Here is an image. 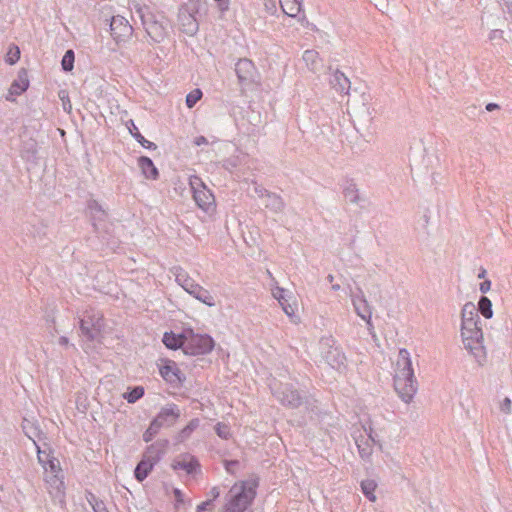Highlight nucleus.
I'll list each match as a JSON object with an SVG mask.
<instances>
[{
	"label": "nucleus",
	"instance_id": "1",
	"mask_svg": "<svg viewBox=\"0 0 512 512\" xmlns=\"http://www.w3.org/2000/svg\"><path fill=\"white\" fill-rule=\"evenodd\" d=\"M135 13L140 18L143 28L150 38L149 43L160 44L169 37L171 22L164 12L154 11L147 5H135Z\"/></svg>",
	"mask_w": 512,
	"mask_h": 512
},
{
	"label": "nucleus",
	"instance_id": "2",
	"mask_svg": "<svg viewBox=\"0 0 512 512\" xmlns=\"http://www.w3.org/2000/svg\"><path fill=\"white\" fill-rule=\"evenodd\" d=\"M396 365L397 369L393 378L394 389L405 403H409L417 391V381L407 349L399 350Z\"/></svg>",
	"mask_w": 512,
	"mask_h": 512
},
{
	"label": "nucleus",
	"instance_id": "3",
	"mask_svg": "<svg viewBox=\"0 0 512 512\" xmlns=\"http://www.w3.org/2000/svg\"><path fill=\"white\" fill-rule=\"evenodd\" d=\"M272 395L288 409H298L304 405L307 411L315 412L317 400L304 391L297 389L292 383H283L273 379L269 384Z\"/></svg>",
	"mask_w": 512,
	"mask_h": 512
},
{
	"label": "nucleus",
	"instance_id": "4",
	"mask_svg": "<svg viewBox=\"0 0 512 512\" xmlns=\"http://www.w3.org/2000/svg\"><path fill=\"white\" fill-rule=\"evenodd\" d=\"M257 486V480L253 481L250 486L246 481H241L239 486L233 485L229 490V499L224 506L225 511L244 512L253 503Z\"/></svg>",
	"mask_w": 512,
	"mask_h": 512
},
{
	"label": "nucleus",
	"instance_id": "5",
	"mask_svg": "<svg viewBox=\"0 0 512 512\" xmlns=\"http://www.w3.org/2000/svg\"><path fill=\"white\" fill-rule=\"evenodd\" d=\"M105 319L102 312L94 309H86L79 318V329L81 336L89 342H100L103 337Z\"/></svg>",
	"mask_w": 512,
	"mask_h": 512
},
{
	"label": "nucleus",
	"instance_id": "6",
	"mask_svg": "<svg viewBox=\"0 0 512 512\" xmlns=\"http://www.w3.org/2000/svg\"><path fill=\"white\" fill-rule=\"evenodd\" d=\"M175 279L176 282L190 295L199 300L200 302L206 304L209 307L215 306L214 297L210 294V292L197 284L194 279H192L188 273L180 268H175Z\"/></svg>",
	"mask_w": 512,
	"mask_h": 512
},
{
	"label": "nucleus",
	"instance_id": "7",
	"mask_svg": "<svg viewBox=\"0 0 512 512\" xmlns=\"http://www.w3.org/2000/svg\"><path fill=\"white\" fill-rule=\"evenodd\" d=\"M185 355H206L213 351L215 340L209 334L196 333L193 328L187 327Z\"/></svg>",
	"mask_w": 512,
	"mask_h": 512
},
{
	"label": "nucleus",
	"instance_id": "8",
	"mask_svg": "<svg viewBox=\"0 0 512 512\" xmlns=\"http://www.w3.org/2000/svg\"><path fill=\"white\" fill-rule=\"evenodd\" d=\"M322 359L333 369L345 368L346 356L336 340L332 337H322L319 342Z\"/></svg>",
	"mask_w": 512,
	"mask_h": 512
},
{
	"label": "nucleus",
	"instance_id": "9",
	"mask_svg": "<svg viewBox=\"0 0 512 512\" xmlns=\"http://www.w3.org/2000/svg\"><path fill=\"white\" fill-rule=\"evenodd\" d=\"M189 185L193 192V198L196 205L206 213L215 211V197L211 190H209L203 183L201 178L196 175L191 176L189 179Z\"/></svg>",
	"mask_w": 512,
	"mask_h": 512
},
{
	"label": "nucleus",
	"instance_id": "10",
	"mask_svg": "<svg viewBox=\"0 0 512 512\" xmlns=\"http://www.w3.org/2000/svg\"><path fill=\"white\" fill-rule=\"evenodd\" d=\"M461 336L463 344L467 350L475 357L478 363L481 364V359L484 357L483 332L479 325L461 327Z\"/></svg>",
	"mask_w": 512,
	"mask_h": 512
},
{
	"label": "nucleus",
	"instance_id": "11",
	"mask_svg": "<svg viewBox=\"0 0 512 512\" xmlns=\"http://www.w3.org/2000/svg\"><path fill=\"white\" fill-rule=\"evenodd\" d=\"M238 82L243 87L259 84L260 75L255 64L248 58H241L235 64Z\"/></svg>",
	"mask_w": 512,
	"mask_h": 512
},
{
	"label": "nucleus",
	"instance_id": "12",
	"mask_svg": "<svg viewBox=\"0 0 512 512\" xmlns=\"http://www.w3.org/2000/svg\"><path fill=\"white\" fill-rule=\"evenodd\" d=\"M159 373L173 387H181L186 380L185 374L178 368L177 363L170 359H161Z\"/></svg>",
	"mask_w": 512,
	"mask_h": 512
},
{
	"label": "nucleus",
	"instance_id": "13",
	"mask_svg": "<svg viewBox=\"0 0 512 512\" xmlns=\"http://www.w3.org/2000/svg\"><path fill=\"white\" fill-rule=\"evenodd\" d=\"M134 29L128 20L121 16H113L110 20V34L117 44L126 42L133 33Z\"/></svg>",
	"mask_w": 512,
	"mask_h": 512
},
{
	"label": "nucleus",
	"instance_id": "14",
	"mask_svg": "<svg viewBox=\"0 0 512 512\" xmlns=\"http://www.w3.org/2000/svg\"><path fill=\"white\" fill-rule=\"evenodd\" d=\"M351 299L357 315L366 321L369 327H373L372 310L361 288H357V292L351 294Z\"/></svg>",
	"mask_w": 512,
	"mask_h": 512
},
{
	"label": "nucleus",
	"instance_id": "15",
	"mask_svg": "<svg viewBox=\"0 0 512 512\" xmlns=\"http://www.w3.org/2000/svg\"><path fill=\"white\" fill-rule=\"evenodd\" d=\"M181 411L175 403H171L161 408L158 414L154 417L155 420L161 427H171L173 426L178 419L180 418Z\"/></svg>",
	"mask_w": 512,
	"mask_h": 512
},
{
	"label": "nucleus",
	"instance_id": "16",
	"mask_svg": "<svg viewBox=\"0 0 512 512\" xmlns=\"http://www.w3.org/2000/svg\"><path fill=\"white\" fill-rule=\"evenodd\" d=\"M44 480L49 485L51 495L55 498H59L61 502L65 498V485L63 471L59 473H47L44 471Z\"/></svg>",
	"mask_w": 512,
	"mask_h": 512
},
{
	"label": "nucleus",
	"instance_id": "17",
	"mask_svg": "<svg viewBox=\"0 0 512 512\" xmlns=\"http://www.w3.org/2000/svg\"><path fill=\"white\" fill-rule=\"evenodd\" d=\"M168 446L169 441L167 439H158L157 441L146 447L142 457L157 464L166 454Z\"/></svg>",
	"mask_w": 512,
	"mask_h": 512
},
{
	"label": "nucleus",
	"instance_id": "18",
	"mask_svg": "<svg viewBox=\"0 0 512 512\" xmlns=\"http://www.w3.org/2000/svg\"><path fill=\"white\" fill-rule=\"evenodd\" d=\"M187 328H183L180 333H174L173 331L165 332L162 337V342L167 349L178 350L181 349L185 352V343L187 338Z\"/></svg>",
	"mask_w": 512,
	"mask_h": 512
},
{
	"label": "nucleus",
	"instance_id": "19",
	"mask_svg": "<svg viewBox=\"0 0 512 512\" xmlns=\"http://www.w3.org/2000/svg\"><path fill=\"white\" fill-rule=\"evenodd\" d=\"M178 21L181 31L189 36L195 35L199 30V23L195 15L185 12L179 8Z\"/></svg>",
	"mask_w": 512,
	"mask_h": 512
},
{
	"label": "nucleus",
	"instance_id": "20",
	"mask_svg": "<svg viewBox=\"0 0 512 512\" xmlns=\"http://www.w3.org/2000/svg\"><path fill=\"white\" fill-rule=\"evenodd\" d=\"M479 320L475 305L472 302L465 303L461 311V327H474L479 325Z\"/></svg>",
	"mask_w": 512,
	"mask_h": 512
},
{
	"label": "nucleus",
	"instance_id": "21",
	"mask_svg": "<svg viewBox=\"0 0 512 512\" xmlns=\"http://www.w3.org/2000/svg\"><path fill=\"white\" fill-rule=\"evenodd\" d=\"M185 457L189 456L190 460H174L171 464V468L175 471L184 470L189 475H194L200 470V463L195 456L185 454Z\"/></svg>",
	"mask_w": 512,
	"mask_h": 512
},
{
	"label": "nucleus",
	"instance_id": "22",
	"mask_svg": "<svg viewBox=\"0 0 512 512\" xmlns=\"http://www.w3.org/2000/svg\"><path fill=\"white\" fill-rule=\"evenodd\" d=\"M330 84L337 92L348 94L351 82L343 72L336 69L330 78Z\"/></svg>",
	"mask_w": 512,
	"mask_h": 512
},
{
	"label": "nucleus",
	"instance_id": "23",
	"mask_svg": "<svg viewBox=\"0 0 512 512\" xmlns=\"http://www.w3.org/2000/svg\"><path fill=\"white\" fill-rule=\"evenodd\" d=\"M138 165L142 174L147 179L157 180L159 178V171L151 158L147 156H140L138 158Z\"/></svg>",
	"mask_w": 512,
	"mask_h": 512
},
{
	"label": "nucleus",
	"instance_id": "24",
	"mask_svg": "<svg viewBox=\"0 0 512 512\" xmlns=\"http://www.w3.org/2000/svg\"><path fill=\"white\" fill-rule=\"evenodd\" d=\"M156 464L142 457L134 469V477L138 482H143L152 472Z\"/></svg>",
	"mask_w": 512,
	"mask_h": 512
},
{
	"label": "nucleus",
	"instance_id": "25",
	"mask_svg": "<svg viewBox=\"0 0 512 512\" xmlns=\"http://www.w3.org/2000/svg\"><path fill=\"white\" fill-rule=\"evenodd\" d=\"M126 126L130 132V134L132 135V137L142 146L144 147L145 149H148V150H156L157 149V145L154 143V142H151L149 140H147L140 132H139V129L138 127L135 125L134 121L132 119H130L127 123H126Z\"/></svg>",
	"mask_w": 512,
	"mask_h": 512
},
{
	"label": "nucleus",
	"instance_id": "26",
	"mask_svg": "<svg viewBox=\"0 0 512 512\" xmlns=\"http://www.w3.org/2000/svg\"><path fill=\"white\" fill-rule=\"evenodd\" d=\"M28 87V72L25 68H21L18 71L17 78L11 83L10 88L13 89V92L16 93V95H21L28 89Z\"/></svg>",
	"mask_w": 512,
	"mask_h": 512
},
{
	"label": "nucleus",
	"instance_id": "27",
	"mask_svg": "<svg viewBox=\"0 0 512 512\" xmlns=\"http://www.w3.org/2000/svg\"><path fill=\"white\" fill-rule=\"evenodd\" d=\"M200 426V419L193 418L182 428L174 437L175 444H180L188 440L192 433Z\"/></svg>",
	"mask_w": 512,
	"mask_h": 512
},
{
	"label": "nucleus",
	"instance_id": "28",
	"mask_svg": "<svg viewBox=\"0 0 512 512\" xmlns=\"http://www.w3.org/2000/svg\"><path fill=\"white\" fill-rule=\"evenodd\" d=\"M87 210L93 221H104L107 217L106 211L95 199H90L87 201Z\"/></svg>",
	"mask_w": 512,
	"mask_h": 512
},
{
	"label": "nucleus",
	"instance_id": "29",
	"mask_svg": "<svg viewBox=\"0 0 512 512\" xmlns=\"http://www.w3.org/2000/svg\"><path fill=\"white\" fill-rule=\"evenodd\" d=\"M343 195L345 199L353 204H359L363 199L359 194V189L353 180H348L343 189Z\"/></svg>",
	"mask_w": 512,
	"mask_h": 512
},
{
	"label": "nucleus",
	"instance_id": "30",
	"mask_svg": "<svg viewBox=\"0 0 512 512\" xmlns=\"http://www.w3.org/2000/svg\"><path fill=\"white\" fill-rule=\"evenodd\" d=\"M303 0H279L282 11L290 16L296 17L302 11Z\"/></svg>",
	"mask_w": 512,
	"mask_h": 512
},
{
	"label": "nucleus",
	"instance_id": "31",
	"mask_svg": "<svg viewBox=\"0 0 512 512\" xmlns=\"http://www.w3.org/2000/svg\"><path fill=\"white\" fill-rule=\"evenodd\" d=\"M267 201L265 207L274 213H279L284 209V201L282 197L276 193L270 192L267 194Z\"/></svg>",
	"mask_w": 512,
	"mask_h": 512
},
{
	"label": "nucleus",
	"instance_id": "32",
	"mask_svg": "<svg viewBox=\"0 0 512 512\" xmlns=\"http://www.w3.org/2000/svg\"><path fill=\"white\" fill-rule=\"evenodd\" d=\"M145 394V389L141 385L131 386L127 388V391L123 393L122 397L130 404L136 403Z\"/></svg>",
	"mask_w": 512,
	"mask_h": 512
},
{
	"label": "nucleus",
	"instance_id": "33",
	"mask_svg": "<svg viewBox=\"0 0 512 512\" xmlns=\"http://www.w3.org/2000/svg\"><path fill=\"white\" fill-rule=\"evenodd\" d=\"M356 445L362 459H368L372 455L373 449L372 444L369 443V439H365L364 436H360V438L356 439Z\"/></svg>",
	"mask_w": 512,
	"mask_h": 512
},
{
	"label": "nucleus",
	"instance_id": "34",
	"mask_svg": "<svg viewBox=\"0 0 512 512\" xmlns=\"http://www.w3.org/2000/svg\"><path fill=\"white\" fill-rule=\"evenodd\" d=\"M476 310L486 319H490L493 316L492 302L487 296L482 295L479 298L478 308Z\"/></svg>",
	"mask_w": 512,
	"mask_h": 512
},
{
	"label": "nucleus",
	"instance_id": "35",
	"mask_svg": "<svg viewBox=\"0 0 512 512\" xmlns=\"http://www.w3.org/2000/svg\"><path fill=\"white\" fill-rule=\"evenodd\" d=\"M376 487H377V483L372 479H366L361 482L362 493L370 501L376 500V496L374 494Z\"/></svg>",
	"mask_w": 512,
	"mask_h": 512
},
{
	"label": "nucleus",
	"instance_id": "36",
	"mask_svg": "<svg viewBox=\"0 0 512 512\" xmlns=\"http://www.w3.org/2000/svg\"><path fill=\"white\" fill-rule=\"evenodd\" d=\"M37 144L35 142L26 143L21 151V156L26 161L34 162L37 158Z\"/></svg>",
	"mask_w": 512,
	"mask_h": 512
},
{
	"label": "nucleus",
	"instance_id": "37",
	"mask_svg": "<svg viewBox=\"0 0 512 512\" xmlns=\"http://www.w3.org/2000/svg\"><path fill=\"white\" fill-rule=\"evenodd\" d=\"M161 428V424H159L157 420L153 418L148 428L143 433V440L146 443L151 442L154 439V437L159 433Z\"/></svg>",
	"mask_w": 512,
	"mask_h": 512
},
{
	"label": "nucleus",
	"instance_id": "38",
	"mask_svg": "<svg viewBox=\"0 0 512 512\" xmlns=\"http://www.w3.org/2000/svg\"><path fill=\"white\" fill-rule=\"evenodd\" d=\"M318 58L319 54L315 50H305L302 56L303 61L312 71L316 70L317 68Z\"/></svg>",
	"mask_w": 512,
	"mask_h": 512
},
{
	"label": "nucleus",
	"instance_id": "39",
	"mask_svg": "<svg viewBox=\"0 0 512 512\" xmlns=\"http://www.w3.org/2000/svg\"><path fill=\"white\" fill-rule=\"evenodd\" d=\"M37 447V458L38 462L43 467L44 471L47 472V464L48 461L51 460L53 456V451L50 447H48V451L46 449H41L40 446L36 445Z\"/></svg>",
	"mask_w": 512,
	"mask_h": 512
},
{
	"label": "nucleus",
	"instance_id": "40",
	"mask_svg": "<svg viewBox=\"0 0 512 512\" xmlns=\"http://www.w3.org/2000/svg\"><path fill=\"white\" fill-rule=\"evenodd\" d=\"M75 53L72 49H68L62 57L61 67L64 72H71L74 68Z\"/></svg>",
	"mask_w": 512,
	"mask_h": 512
},
{
	"label": "nucleus",
	"instance_id": "41",
	"mask_svg": "<svg viewBox=\"0 0 512 512\" xmlns=\"http://www.w3.org/2000/svg\"><path fill=\"white\" fill-rule=\"evenodd\" d=\"M203 92L200 88H195L191 92H189L186 96V106L188 108H193L196 103L202 98Z\"/></svg>",
	"mask_w": 512,
	"mask_h": 512
},
{
	"label": "nucleus",
	"instance_id": "42",
	"mask_svg": "<svg viewBox=\"0 0 512 512\" xmlns=\"http://www.w3.org/2000/svg\"><path fill=\"white\" fill-rule=\"evenodd\" d=\"M214 430L221 439L228 440L232 436L230 426L224 422H218Z\"/></svg>",
	"mask_w": 512,
	"mask_h": 512
},
{
	"label": "nucleus",
	"instance_id": "43",
	"mask_svg": "<svg viewBox=\"0 0 512 512\" xmlns=\"http://www.w3.org/2000/svg\"><path fill=\"white\" fill-rule=\"evenodd\" d=\"M200 7L201 0H188L187 3L182 4L179 8L196 16L200 12Z\"/></svg>",
	"mask_w": 512,
	"mask_h": 512
},
{
	"label": "nucleus",
	"instance_id": "44",
	"mask_svg": "<svg viewBox=\"0 0 512 512\" xmlns=\"http://www.w3.org/2000/svg\"><path fill=\"white\" fill-rule=\"evenodd\" d=\"M239 129L247 136H256L259 133V127L257 123L248 120V123H241Z\"/></svg>",
	"mask_w": 512,
	"mask_h": 512
},
{
	"label": "nucleus",
	"instance_id": "45",
	"mask_svg": "<svg viewBox=\"0 0 512 512\" xmlns=\"http://www.w3.org/2000/svg\"><path fill=\"white\" fill-rule=\"evenodd\" d=\"M239 165L240 159L238 156H231L222 161V167L229 172H233Z\"/></svg>",
	"mask_w": 512,
	"mask_h": 512
},
{
	"label": "nucleus",
	"instance_id": "46",
	"mask_svg": "<svg viewBox=\"0 0 512 512\" xmlns=\"http://www.w3.org/2000/svg\"><path fill=\"white\" fill-rule=\"evenodd\" d=\"M62 472V468L60 466V462L56 457H53L48 461L47 464V473H59Z\"/></svg>",
	"mask_w": 512,
	"mask_h": 512
},
{
	"label": "nucleus",
	"instance_id": "47",
	"mask_svg": "<svg viewBox=\"0 0 512 512\" xmlns=\"http://www.w3.org/2000/svg\"><path fill=\"white\" fill-rule=\"evenodd\" d=\"M20 58V50L17 46H15V52L12 54L11 50L7 54L6 62L10 65L15 64Z\"/></svg>",
	"mask_w": 512,
	"mask_h": 512
},
{
	"label": "nucleus",
	"instance_id": "48",
	"mask_svg": "<svg viewBox=\"0 0 512 512\" xmlns=\"http://www.w3.org/2000/svg\"><path fill=\"white\" fill-rule=\"evenodd\" d=\"M501 412L505 414H510L512 410V401L509 397H505L500 404Z\"/></svg>",
	"mask_w": 512,
	"mask_h": 512
},
{
	"label": "nucleus",
	"instance_id": "49",
	"mask_svg": "<svg viewBox=\"0 0 512 512\" xmlns=\"http://www.w3.org/2000/svg\"><path fill=\"white\" fill-rule=\"evenodd\" d=\"M279 304L282 306V309L286 313V315H288V316L294 315L295 310H294L293 306L288 303V300L286 299V297H284V299H281V302H279Z\"/></svg>",
	"mask_w": 512,
	"mask_h": 512
},
{
	"label": "nucleus",
	"instance_id": "50",
	"mask_svg": "<svg viewBox=\"0 0 512 512\" xmlns=\"http://www.w3.org/2000/svg\"><path fill=\"white\" fill-rule=\"evenodd\" d=\"M173 495L175 498V506L179 507V505L184 503V494L179 488L173 489Z\"/></svg>",
	"mask_w": 512,
	"mask_h": 512
},
{
	"label": "nucleus",
	"instance_id": "51",
	"mask_svg": "<svg viewBox=\"0 0 512 512\" xmlns=\"http://www.w3.org/2000/svg\"><path fill=\"white\" fill-rule=\"evenodd\" d=\"M66 92L65 91H61L59 96H60V99L62 100V104H63V109L67 112H70L71 109H72V105H71V102L69 100V97L68 95H65Z\"/></svg>",
	"mask_w": 512,
	"mask_h": 512
},
{
	"label": "nucleus",
	"instance_id": "52",
	"mask_svg": "<svg viewBox=\"0 0 512 512\" xmlns=\"http://www.w3.org/2000/svg\"><path fill=\"white\" fill-rule=\"evenodd\" d=\"M214 507V503H212V500H206V501H203L202 503H200L197 508H196V512H204L206 510H212Z\"/></svg>",
	"mask_w": 512,
	"mask_h": 512
},
{
	"label": "nucleus",
	"instance_id": "53",
	"mask_svg": "<svg viewBox=\"0 0 512 512\" xmlns=\"http://www.w3.org/2000/svg\"><path fill=\"white\" fill-rule=\"evenodd\" d=\"M239 465V461L236 459L233 460H225L224 467L226 471L230 474H234V468Z\"/></svg>",
	"mask_w": 512,
	"mask_h": 512
},
{
	"label": "nucleus",
	"instance_id": "54",
	"mask_svg": "<svg viewBox=\"0 0 512 512\" xmlns=\"http://www.w3.org/2000/svg\"><path fill=\"white\" fill-rule=\"evenodd\" d=\"M85 497L92 508L95 506V503H99V501H101L94 493L88 490L85 493Z\"/></svg>",
	"mask_w": 512,
	"mask_h": 512
},
{
	"label": "nucleus",
	"instance_id": "55",
	"mask_svg": "<svg viewBox=\"0 0 512 512\" xmlns=\"http://www.w3.org/2000/svg\"><path fill=\"white\" fill-rule=\"evenodd\" d=\"M220 488L217 486H214L211 488V490L207 493L209 496L208 500H212V503L220 496Z\"/></svg>",
	"mask_w": 512,
	"mask_h": 512
},
{
	"label": "nucleus",
	"instance_id": "56",
	"mask_svg": "<svg viewBox=\"0 0 512 512\" xmlns=\"http://www.w3.org/2000/svg\"><path fill=\"white\" fill-rule=\"evenodd\" d=\"M499 3L504 12L512 15V0H499Z\"/></svg>",
	"mask_w": 512,
	"mask_h": 512
},
{
	"label": "nucleus",
	"instance_id": "57",
	"mask_svg": "<svg viewBox=\"0 0 512 512\" xmlns=\"http://www.w3.org/2000/svg\"><path fill=\"white\" fill-rule=\"evenodd\" d=\"M218 9L223 13L229 10L230 0H214Z\"/></svg>",
	"mask_w": 512,
	"mask_h": 512
},
{
	"label": "nucleus",
	"instance_id": "58",
	"mask_svg": "<svg viewBox=\"0 0 512 512\" xmlns=\"http://www.w3.org/2000/svg\"><path fill=\"white\" fill-rule=\"evenodd\" d=\"M369 439V443L373 445H378L381 448V444L379 440L376 439V435L373 434V429L369 427V432H367V438Z\"/></svg>",
	"mask_w": 512,
	"mask_h": 512
},
{
	"label": "nucleus",
	"instance_id": "59",
	"mask_svg": "<svg viewBox=\"0 0 512 512\" xmlns=\"http://www.w3.org/2000/svg\"><path fill=\"white\" fill-rule=\"evenodd\" d=\"M491 289V281L488 279H485L483 282L479 285V290L482 294L487 293Z\"/></svg>",
	"mask_w": 512,
	"mask_h": 512
},
{
	"label": "nucleus",
	"instance_id": "60",
	"mask_svg": "<svg viewBox=\"0 0 512 512\" xmlns=\"http://www.w3.org/2000/svg\"><path fill=\"white\" fill-rule=\"evenodd\" d=\"M94 512H109L105 503L101 500L99 503H95V506L92 508Z\"/></svg>",
	"mask_w": 512,
	"mask_h": 512
},
{
	"label": "nucleus",
	"instance_id": "61",
	"mask_svg": "<svg viewBox=\"0 0 512 512\" xmlns=\"http://www.w3.org/2000/svg\"><path fill=\"white\" fill-rule=\"evenodd\" d=\"M502 38H503V31L500 29H494L489 34L490 40L502 39Z\"/></svg>",
	"mask_w": 512,
	"mask_h": 512
},
{
	"label": "nucleus",
	"instance_id": "62",
	"mask_svg": "<svg viewBox=\"0 0 512 512\" xmlns=\"http://www.w3.org/2000/svg\"><path fill=\"white\" fill-rule=\"evenodd\" d=\"M255 193L259 196V197H267V194L270 193V191H268L267 189H265L264 187H261V186H258V187H255Z\"/></svg>",
	"mask_w": 512,
	"mask_h": 512
},
{
	"label": "nucleus",
	"instance_id": "63",
	"mask_svg": "<svg viewBox=\"0 0 512 512\" xmlns=\"http://www.w3.org/2000/svg\"><path fill=\"white\" fill-rule=\"evenodd\" d=\"M207 143H208V140L204 136H198V137H196L194 139V144L196 146H201V145H204V144H207Z\"/></svg>",
	"mask_w": 512,
	"mask_h": 512
},
{
	"label": "nucleus",
	"instance_id": "64",
	"mask_svg": "<svg viewBox=\"0 0 512 512\" xmlns=\"http://www.w3.org/2000/svg\"><path fill=\"white\" fill-rule=\"evenodd\" d=\"M286 290L283 288H278L277 293L274 294V297L281 302V299H284Z\"/></svg>",
	"mask_w": 512,
	"mask_h": 512
}]
</instances>
